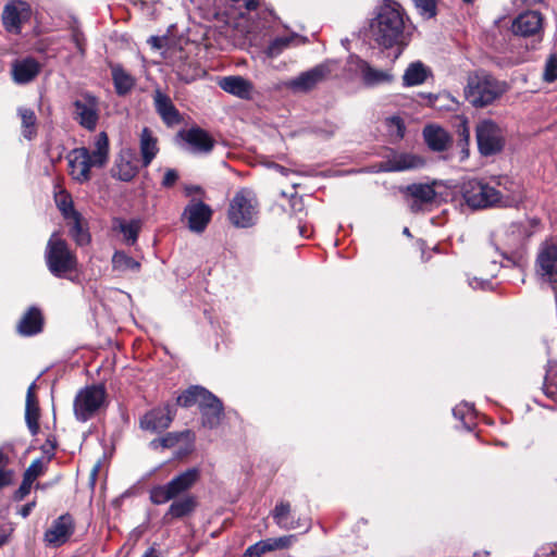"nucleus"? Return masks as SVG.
Masks as SVG:
<instances>
[{
    "mask_svg": "<svg viewBox=\"0 0 557 557\" xmlns=\"http://www.w3.org/2000/svg\"><path fill=\"white\" fill-rule=\"evenodd\" d=\"M154 107L165 124L174 125L180 122V113L172 100L161 91H157L154 95Z\"/></svg>",
    "mask_w": 557,
    "mask_h": 557,
    "instance_id": "27",
    "label": "nucleus"
},
{
    "mask_svg": "<svg viewBox=\"0 0 557 557\" xmlns=\"http://www.w3.org/2000/svg\"><path fill=\"white\" fill-rule=\"evenodd\" d=\"M200 412L202 425L209 429H214L222 420L223 405L220 399L211 393L206 401L201 404Z\"/></svg>",
    "mask_w": 557,
    "mask_h": 557,
    "instance_id": "22",
    "label": "nucleus"
},
{
    "mask_svg": "<svg viewBox=\"0 0 557 557\" xmlns=\"http://www.w3.org/2000/svg\"><path fill=\"white\" fill-rule=\"evenodd\" d=\"M149 445H150V447H151L152 449H158V448H160V447L162 448V440H161V438H154V440H152V441L150 442V444H149Z\"/></svg>",
    "mask_w": 557,
    "mask_h": 557,
    "instance_id": "58",
    "label": "nucleus"
},
{
    "mask_svg": "<svg viewBox=\"0 0 557 557\" xmlns=\"http://www.w3.org/2000/svg\"><path fill=\"white\" fill-rule=\"evenodd\" d=\"M274 522L284 530H295L300 527L299 520L292 517V506L288 502H280L272 510Z\"/></svg>",
    "mask_w": 557,
    "mask_h": 557,
    "instance_id": "30",
    "label": "nucleus"
},
{
    "mask_svg": "<svg viewBox=\"0 0 557 557\" xmlns=\"http://www.w3.org/2000/svg\"><path fill=\"white\" fill-rule=\"evenodd\" d=\"M143 557H158L154 549H148Z\"/></svg>",
    "mask_w": 557,
    "mask_h": 557,
    "instance_id": "60",
    "label": "nucleus"
},
{
    "mask_svg": "<svg viewBox=\"0 0 557 557\" xmlns=\"http://www.w3.org/2000/svg\"><path fill=\"white\" fill-rule=\"evenodd\" d=\"M39 417L40 410L38 400L25 404V421L32 435L39 432Z\"/></svg>",
    "mask_w": 557,
    "mask_h": 557,
    "instance_id": "38",
    "label": "nucleus"
},
{
    "mask_svg": "<svg viewBox=\"0 0 557 557\" xmlns=\"http://www.w3.org/2000/svg\"><path fill=\"white\" fill-rule=\"evenodd\" d=\"M522 3H528V4H531V3H536V2H540L541 0H520Z\"/></svg>",
    "mask_w": 557,
    "mask_h": 557,
    "instance_id": "63",
    "label": "nucleus"
},
{
    "mask_svg": "<svg viewBox=\"0 0 557 557\" xmlns=\"http://www.w3.org/2000/svg\"><path fill=\"white\" fill-rule=\"evenodd\" d=\"M259 202L250 188H240L230 201L227 218L236 227H250L257 223Z\"/></svg>",
    "mask_w": 557,
    "mask_h": 557,
    "instance_id": "5",
    "label": "nucleus"
},
{
    "mask_svg": "<svg viewBox=\"0 0 557 557\" xmlns=\"http://www.w3.org/2000/svg\"><path fill=\"white\" fill-rule=\"evenodd\" d=\"M263 554L265 553L263 550L261 542H258L246 549L244 557H261Z\"/></svg>",
    "mask_w": 557,
    "mask_h": 557,
    "instance_id": "51",
    "label": "nucleus"
},
{
    "mask_svg": "<svg viewBox=\"0 0 557 557\" xmlns=\"http://www.w3.org/2000/svg\"><path fill=\"white\" fill-rule=\"evenodd\" d=\"M506 90V85L491 75L478 73L470 76L465 89L467 100L476 108L491 104Z\"/></svg>",
    "mask_w": 557,
    "mask_h": 557,
    "instance_id": "6",
    "label": "nucleus"
},
{
    "mask_svg": "<svg viewBox=\"0 0 557 557\" xmlns=\"http://www.w3.org/2000/svg\"><path fill=\"white\" fill-rule=\"evenodd\" d=\"M143 165L148 166L159 152L158 139L152 131L144 127L139 138Z\"/></svg>",
    "mask_w": 557,
    "mask_h": 557,
    "instance_id": "29",
    "label": "nucleus"
},
{
    "mask_svg": "<svg viewBox=\"0 0 557 557\" xmlns=\"http://www.w3.org/2000/svg\"><path fill=\"white\" fill-rule=\"evenodd\" d=\"M17 114L21 117L22 135L27 140H32L37 135V117L35 112L29 108L21 107L17 109Z\"/></svg>",
    "mask_w": 557,
    "mask_h": 557,
    "instance_id": "34",
    "label": "nucleus"
},
{
    "mask_svg": "<svg viewBox=\"0 0 557 557\" xmlns=\"http://www.w3.org/2000/svg\"><path fill=\"white\" fill-rule=\"evenodd\" d=\"M112 268L119 273L134 272L140 270V262L128 256L122 250H117L112 256Z\"/></svg>",
    "mask_w": 557,
    "mask_h": 557,
    "instance_id": "35",
    "label": "nucleus"
},
{
    "mask_svg": "<svg viewBox=\"0 0 557 557\" xmlns=\"http://www.w3.org/2000/svg\"><path fill=\"white\" fill-rule=\"evenodd\" d=\"M511 30L517 36L525 38L533 37L537 41H541L543 34V16L537 11L523 12L513 20Z\"/></svg>",
    "mask_w": 557,
    "mask_h": 557,
    "instance_id": "12",
    "label": "nucleus"
},
{
    "mask_svg": "<svg viewBox=\"0 0 557 557\" xmlns=\"http://www.w3.org/2000/svg\"><path fill=\"white\" fill-rule=\"evenodd\" d=\"M473 406L468 404V403H463V404H460L458 406H456L454 409H453V414L455 418L457 419H460L463 421V424L465 426L470 430V425L466 422L467 419H472L473 417Z\"/></svg>",
    "mask_w": 557,
    "mask_h": 557,
    "instance_id": "42",
    "label": "nucleus"
},
{
    "mask_svg": "<svg viewBox=\"0 0 557 557\" xmlns=\"http://www.w3.org/2000/svg\"><path fill=\"white\" fill-rule=\"evenodd\" d=\"M41 473V462L40 460H35L30 463V466L26 469L24 473V478L28 479L32 482H35V480L40 475Z\"/></svg>",
    "mask_w": 557,
    "mask_h": 557,
    "instance_id": "47",
    "label": "nucleus"
},
{
    "mask_svg": "<svg viewBox=\"0 0 557 557\" xmlns=\"http://www.w3.org/2000/svg\"><path fill=\"white\" fill-rule=\"evenodd\" d=\"M491 282L487 280H480L478 277L469 278V285L472 288H482L486 289L490 286Z\"/></svg>",
    "mask_w": 557,
    "mask_h": 557,
    "instance_id": "53",
    "label": "nucleus"
},
{
    "mask_svg": "<svg viewBox=\"0 0 557 557\" xmlns=\"http://www.w3.org/2000/svg\"><path fill=\"white\" fill-rule=\"evenodd\" d=\"M79 219V214L76 215V218H72L73 225L71 228V235L78 245H85L89 242V234L84 231L83 226L81 225Z\"/></svg>",
    "mask_w": 557,
    "mask_h": 557,
    "instance_id": "41",
    "label": "nucleus"
},
{
    "mask_svg": "<svg viewBox=\"0 0 557 557\" xmlns=\"http://www.w3.org/2000/svg\"><path fill=\"white\" fill-rule=\"evenodd\" d=\"M55 202L58 208L66 219L76 218V215L79 214L77 211H75L72 198L67 193L61 191L58 195H55Z\"/></svg>",
    "mask_w": 557,
    "mask_h": 557,
    "instance_id": "40",
    "label": "nucleus"
},
{
    "mask_svg": "<svg viewBox=\"0 0 557 557\" xmlns=\"http://www.w3.org/2000/svg\"><path fill=\"white\" fill-rule=\"evenodd\" d=\"M35 389H36V384L34 382L27 388L26 403H32V401H36L37 400V397H36V394H35Z\"/></svg>",
    "mask_w": 557,
    "mask_h": 557,
    "instance_id": "56",
    "label": "nucleus"
},
{
    "mask_svg": "<svg viewBox=\"0 0 557 557\" xmlns=\"http://www.w3.org/2000/svg\"><path fill=\"white\" fill-rule=\"evenodd\" d=\"M200 479V470L198 468H189L184 472L175 475L166 484L153 486L150 491V499L156 505H162L170 500V505L165 518L180 519L190 515L196 506V497L185 495L178 499L182 494L189 491Z\"/></svg>",
    "mask_w": 557,
    "mask_h": 557,
    "instance_id": "1",
    "label": "nucleus"
},
{
    "mask_svg": "<svg viewBox=\"0 0 557 557\" xmlns=\"http://www.w3.org/2000/svg\"><path fill=\"white\" fill-rule=\"evenodd\" d=\"M40 72V64L34 58L17 60L12 65L13 81L26 84L33 81Z\"/></svg>",
    "mask_w": 557,
    "mask_h": 557,
    "instance_id": "23",
    "label": "nucleus"
},
{
    "mask_svg": "<svg viewBox=\"0 0 557 557\" xmlns=\"http://www.w3.org/2000/svg\"><path fill=\"white\" fill-rule=\"evenodd\" d=\"M234 4H238L243 2L245 9L247 11H252L258 8V1L257 0H231Z\"/></svg>",
    "mask_w": 557,
    "mask_h": 557,
    "instance_id": "55",
    "label": "nucleus"
},
{
    "mask_svg": "<svg viewBox=\"0 0 557 557\" xmlns=\"http://www.w3.org/2000/svg\"><path fill=\"white\" fill-rule=\"evenodd\" d=\"M35 507V502H30L26 505H24L21 509H20V515L23 517V518H26L29 516L30 511L33 510V508Z\"/></svg>",
    "mask_w": 557,
    "mask_h": 557,
    "instance_id": "57",
    "label": "nucleus"
},
{
    "mask_svg": "<svg viewBox=\"0 0 557 557\" xmlns=\"http://www.w3.org/2000/svg\"><path fill=\"white\" fill-rule=\"evenodd\" d=\"M495 186L480 180H469L461 187L466 203L473 209L511 207L521 200L519 186L507 178L498 180Z\"/></svg>",
    "mask_w": 557,
    "mask_h": 557,
    "instance_id": "2",
    "label": "nucleus"
},
{
    "mask_svg": "<svg viewBox=\"0 0 557 557\" xmlns=\"http://www.w3.org/2000/svg\"><path fill=\"white\" fill-rule=\"evenodd\" d=\"M295 41L305 42V39L297 34L288 36H280L270 41L265 53L269 58L278 57L285 49L290 47Z\"/></svg>",
    "mask_w": 557,
    "mask_h": 557,
    "instance_id": "36",
    "label": "nucleus"
},
{
    "mask_svg": "<svg viewBox=\"0 0 557 557\" xmlns=\"http://www.w3.org/2000/svg\"><path fill=\"white\" fill-rule=\"evenodd\" d=\"M175 410L173 406L166 404L148 411L140 419V428L151 433H159L168 429L173 421Z\"/></svg>",
    "mask_w": 557,
    "mask_h": 557,
    "instance_id": "13",
    "label": "nucleus"
},
{
    "mask_svg": "<svg viewBox=\"0 0 557 557\" xmlns=\"http://www.w3.org/2000/svg\"><path fill=\"white\" fill-rule=\"evenodd\" d=\"M421 15L430 18L436 13L435 0H411Z\"/></svg>",
    "mask_w": 557,
    "mask_h": 557,
    "instance_id": "43",
    "label": "nucleus"
},
{
    "mask_svg": "<svg viewBox=\"0 0 557 557\" xmlns=\"http://www.w3.org/2000/svg\"><path fill=\"white\" fill-rule=\"evenodd\" d=\"M149 41L152 44L153 47L160 48L159 41L160 39L158 37H151Z\"/></svg>",
    "mask_w": 557,
    "mask_h": 557,
    "instance_id": "61",
    "label": "nucleus"
},
{
    "mask_svg": "<svg viewBox=\"0 0 557 557\" xmlns=\"http://www.w3.org/2000/svg\"><path fill=\"white\" fill-rule=\"evenodd\" d=\"M44 319L38 308H29L17 324V332L23 336H33L41 332Z\"/></svg>",
    "mask_w": 557,
    "mask_h": 557,
    "instance_id": "24",
    "label": "nucleus"
},
{
    "mask_svg": "<svg viewBox=\"0 0 557 557\" xmlns=\"http://www.w3.org/2000/svg\"><path fill=\"white\" fill-rule=\"evenodd\" d=\"M428 72L425 66L421 62L411 63L403 76L404 85L416 86L424 83L426 79Z\"/></svg>",
    "mask_w": 557,
    "mask_h": 557,
    "instance_id": "37",
    "label": "nucleus"
},
{
    "mask_svg": "<svg viewBox=\"0 0 557 557\" xmlns=\"http://www.w3.org/2000/svg\"><path fill=\"white\" fill-rule=\"evenodd\" d=\"M423 137L430 149L434 151H444L447 149L450 137L448 133L435 125H429L423 129Z\"/></svg>",
    "mask_w": 557,
    "mask_h": 557,
    "instance_id": "28",
    "label": "nucleus"
},
{
    "mask_svg": "<svg viewBox=\"0 0 557 557\" xmlns=\"http://www.w3.org/2000/svg\"><path fill=\"white\" fill-rule=\"evenodd\" d=\"M423 165V160L410 153H393L389 158L380 164V170L384 172H400L418 169Z\"/></svg>",
    "mask_w": 557,
    "mask_h": 557,
    "instance_id": "20",
    "label": "nucleus"
},
{
    "mask_svg": "<svg viewBox=\"0 0 557 557\" xmlns=\"http://www.w3.org/2000/svg\"><path fill=\"white\" fill-rule=\"evenodd\" d=\"M138 173V165L131 150H123L112 169V176L123 182L132 181Z\"/></svg>",
    "mask_w": 557,
    "mask_h": 557,
    "instance_id": "21",
    "label": "nucleus"
},
{
    "mask_svg": "<svg viewBox=\"0 0 557 557\" xmlns=\"http://www.w3.org/2000/svg\"><path fill=\"white\" fill-rule=\"evenodd\" d=\"M184 215L191 232L202 233L211 220L212 210L202 201L191 202L185 208Z\"/></svg>",
    "mask_w": 557,
    "mask_h": 557,
    "instance_id": "18",
    "label": "nucleus"
},
{
    "mask_svg": "<svg viewBox=\"0 0 557 557\" xmlns=\"http://www.w3.org/2000/svg\"><path fill=\"white\" fill-rule=\"evenodd\" d=\"M7 535L3 533H0V546L3 545L7 542Z\"/></svg>",
    "mask_w": 557,
    "mask_h": 557,
    "instance_id": "62",
    "label": "nucleus"
},
{
    "mask_svg": "<svg viewBox=\"0 0 557 557\" xmlns=\"http://www.w3.org/2000/svg\"><path fill=\"white\" fill-rule=\"evenodd\" d=\"M103 385H90L81 389L74 399V414L77 420L86 422L106 404Z\"/></svg>",
    "mask_w": 557,
    "mask_h": 557,
    "instance_id": "8",
    "label": "nucleus"
},
{
    "mask_svg": "<svg viewBox=\"0 0 557 557\" xmlns=\"http://www.w3.org/2000/svg\"><path fill=\"white\" fill-rule=\"evenodd\" d=\"M476 140L480 152L483 156H491L502 150L505 141L504 132L492 120H484L476 125Z\"/></svg>",
    "mask_w": 557,
    "mask_h": 557,
    "instance_id": "9",
    "label": "nucleus"
},
{
    "mask_svg": "<svg viewBox=\"0 0 557 557\" xmlns=\"http://www.w3.org/2000/svg\"><path fill=\"white\" fill-rule=\"evenodd\" d=\"M408 191L412 197V202L410 203V209L412 212L422 210V206L431 203L436 196L433 186L429 184L410 185L408 186Z\"/></svg>",
    "mask_w": 557,
    "mask_h": 557,
    "instance_id": "26",
    "label": "nucleus"
},
{
    "mask_svg": "<svg viewBox=\"0 0 557 557\" xmlns=\"http://www.w3.org/2000/svg\"><path fill=\"white\" fill-rule=\"evenodd\" d=\"M143 223L139 219L116 220L115 228L123 234V239L126 245H134L137 242L138 234L141 230Z\"/></svg>",
    "mask_w": 557,
    "mask_h": 557,
    "instance_id": "33",
    "label": "nucleus"
},
{
    "mask_svg": "<svg viewBox=\"0 0 557 557\" xmlns=\"http://www.w3.org/2000/svg\"><path fill=\"white\" fill-rule=\"evenodd\" d=\"M112 79L117 95H127L135 86V78L122 66L113 65L111 67Z\"/></svg>",
    "mask_w": 557,
    "mask_h": 557,
    "instance_id": "31",
    "label": "nucleus"
},
{
    "mask_svg": "<svg viewBox=\"0 0 557 557\" xmlns=\"http://www.w3.org/2000/svg\"><path fill=\"white\" fill-rule=\"evenodd\" d=\"M33 483L34 482H32L28 479L23 476L22 484L20 485L18 490L15 492L14 498L16 500H23L29 494Z\"/></svg>",
    "mask_w": 557,
    "mask_h": 557,
    "instance_id": "48",
    "label": "nucleus"
},
{
    "mask_svg": "<svg viewBox=\"0 0 557 557\" xmlns=\"http://www.w3.org/2000/svg\"><path fill=\"white\" fill-rule=\"evenodd\" d=\"M370 36L385 49L405 44L406 18L399 3L386 0L377 8L370 23Z\"/></svg>",
    "mask_w": 557,
    "mask_h": 557,
    "instance_id": "3",
    "label": "nucleus"
},
{
    "mask_svg": "<svg viewBox=\"0 0 557 557\" xmlns=\"http://www.w3.org/2000/svg\"><path fill=\"white\" fill-rule=\"evenodd\" d=\"M389 132L392 135H395L396 138H403L405 134L404 122L398 116H393L387 120Z\"/></svg>",
    "mask_w": 557,
    "mask_h": 557,
    "instance_id": "46",
    "label": "nucleus"
},
{
    "mask_svg": "<svg viewBox=\"0 0 557 557\" xmlns=\"http://www.w3.org/2000/svg\"><path fill=\"white\" fill-rule=\"evenodd\" d=\"M28 17V4L24 1H15L4 7L2 22L8 32L18 34L21 32L22 23Z\"/></svg>",
    "mask_w": 557,
    "mask_h": 557,
    "instance_id": "17",
    "label": "nucleus"
},
{
    "mask_svg": "<svg viewBox=\"0 0 557 557\" xmlns=\"http://www.w3.org/2000/svg\"><path fill=\"white\" fill-rule=\"evenodd\" d=\"M178 180V173L173 169H168L162 180V186L165 188L172 187Z\"/></svg>",
    "mask_w": 557,
    "mask_h": 557,
    "instance_id": "50",
    "label": "nucleus"
},
{
    "mask_svg": "<svg viewBox=\"0 0 557 557\" xmlns=\"http://www.w3.org/2000/svg\"><path fill=\"white\" fill-rule=\"evenodd\" d=\"M403 233L407 236H411L408 227H405Z\"/></svg>",
    "mask_w": 557,
    "mask_h": 557,
    "instance_id": "64",
    "label": "nucleus"
},
{
    "mask_svg": "<svg viewBox=\"0 0 557 557\" xmlns=\"http://www.w3.org/2000/svg\"><path fill=\"white\" fill-rule=\"evenodd\" d=\"M536 274L545 282L557 283V244L545 242L536 257Z\"/></svg>",
    "mask_w": 557,
    "mask_h": 557,
    "instance_id": "11",
    "label": "nucleus"
},
{
    "mask_svg": "<svg viewBox=\"0 0 557 557\" xmlns=\"http://www.w3.org/2000/svg\"><path fill=\"white\" fill-rule=\"evenodd\" d=\"M458 132L460 137L459 145L461 146L462 159H466L469 156L468 145L470 140V129L466 120L461 122Z\"/></svg>",
    "mask_w": 557,
    "mask_h": 557,
    "instance_id": "44",
    "label": "nucleus"
},
{
    "mask_svg": "<svg viewBox=\"0 0 557 557\" xmlns=\"http://www.w3.org/2000/svg\"><path fill=\"white\" fill-rule=\"evenodd\" d=\"M178 136L183 139V141L187 145L188 150L193 153L207 154L213 149L214 146V139L210 136V134L198 126L183 129L178 133Z\"/></svg>",
    "mask_w": 557,
    "mask_h": 557,
    "instance_id": "15",
    "label": "nucleus"
},
{
    "mask_svg": "<svg viewBox=\"0 0 557 557\" xmlns=\"http://www.w3.org/2000/svg\"><path fill=\"white\" fill-rule=\"evenodd\" d=\"M183 435L184 433H168L165 436L161 437L162 448L174 447L180 442Z\"/></svg>",
    "mask_w": 557,
    "mask_h": 557,
    "instance_id": "49",
    "label": "nucleus"
},
{
    "mask_svg": "<svg viewBox=\"0 0 557 557\" xmlns=\"http://www.w3.org/2000/svg\"><path fill=\"white\" fill-rule=\"evenodd\" d=\"M12 481V475L10 471L0 470V490L10 485Z\"/></svg>",
    "mask_w": 557,
    "mask_h": 557,
    "instance_id": "54",
    "label": "nucleus"
},
{
    "mask_svg": "<svg viewBox=\"0 0 557 557\" xmlns=\"http://www.w3.org/2000/svg\"><path fill=\"white\" fill-rule=\"evenodd\" d=\"M219 85L224 91L243 99H249L253 90L252 84L242 76L224 77Z\"/></svg>",
    "mask_w": 557,
    "mask_h": 557,
    "instance_id": "25",
    "label": "nucleus"
},
{
    "mask_svg": "<svg viewBox=\"0 0 557 557\" xmlns=\"http://www.w3.org/2000/svg\"><path fill=\"white\" fill-rule=\"evenodd\" d=\"M544 78L546 82L557 79V58L555 55H550L546 62Z\"/></svg>",
    "mask_w": 557,
    "mask_h": 557,
    "instance_id": "45",
    "label": "nucleus"
},
{
    "mask_svg": "<svg viewBox=\"0 0 557 557\" xmlns=\"http://www.w3.org/2000/svg\"><path fill=\"white\" fill-rule=\"evenodd\" d=\"M332 62H325L301 73L287 83V86L295 91H308L322 82L332 72Z\"/></svg>",
    "mask_w": 557,
    "mask_h": 557,
    "instance_id": "16",
    "label": "nucleus"
},
{
    "mask_svg": "<svg viewBox=\"0 0 557 557\" xmlns=\"http://www.w3.org/2000/svg\"><path fill=\"white\" fill-rule=\"evenodd\" d=\"M74 532V521L70 515H62L52 521L46 530L44 540L47 545L58 547L66 543Z\"/></svg>",
    "mask_w": 557,
    "mask_h": 557,
    "instance_id": "14",
    "label": "nucleus"
},
{
    "mask_svg": "<svg viewBox=\"0 0 557 557\" xmlns=\"http://www.w3.org/2000/svg\"><path fill=\"white\" fill-rule=\"evenodd\" d=\"M296 541V536L290 535H283L275 539H267L261 542V545L263 547L264 553L277 550V549H284L290 547L294 542Z\"/></svg>",
    "mask_w": 557,
    "mask_h": 557,
    "instance_id": "39",
    "label": "nucleus"
},
{
    "mask_svg": "<svg viewBox=\"0 0 557 557\" xmlns=\"http://www.w3.org/2000/svg\"><path fill=\"white\" fill-rule=\"evenodd\" d=\"M72 40L74 41L77 49L83 52L84 51V36L78 29H74L72 34Z\"/></svg>",
    "mask_w": 557,
    "mask_h": 557,
    "instance_id": "52",
    "label": "nucleus"
},
{
    "mask_svg": "<svg viewBox=\"0 0 557 557\" xmlns=\"http://www.w3.org/2000/svg\"><path fill=\"white\" fill-rule=\"evenodd\" d=\"M349 63L359 70L362 81L367 86H376L389 83L393 79V75L388 71L374 69L357 55H350Z\"/></svg>",
    "mask_w": 557,
    "mask_h": 557,
    "instance_id": "19",
    "label": "nucleus"
},
{
    "mask_svg": "<svg viewBox=\"0 0 557 557\" xmlns=\"http://www.w3.org/2000/svg\"><path fill=\"white\" fill-rule=\"evenodd\" d=\"M74 117L81 126L94 131L99 120V101L90 94H83L74 101Z\"/></svg>",
    "mask_w": 557,
    "mask_h": 557,
    "instance_id": "10",
    "label": "nucleus"
},
{
    "mask_svg": "<svg viewBox=\"0 0 557 557\" xmlns=\"http://www.w3.org/2000/svg\"><path fill=\"white\" fill-rule=\"evenodd\" d=\"M45 259L49 271L57 277H64L76 269V256L69 249L65 240L53 234L46 247Z\"/></svg>",
    "mask_w": 557,
    "mask_h": 557,
    "instance_id": "7",
    "label": "nucleus"
},
{
    "mask_svg": "<svg viewBox=\"0 0 557 557\" xmlns=\"http://www.w3.org/2000/svg\"><path fill=\"white\" fill-rule=\"evenodd\" d=\"M210 394L211 393L205 387L198 385L190 386L182 395L177 397L176 403L178 406L186 408L197 404L200 409L201 404L206 401Z\"/></svg>",
    "mask_w": 557,
    "mask_h": 557,
    "instance_id": "32",
    "label": "nucleus"
},
{
    "mask_svg": "<svg viewBox=\"0 0 557 557\" xmlns=\"http://www.w3.org/2000/svg\"><path fill=\"white\" fill-rule=\"evenodd\" d=\"M109 159V139L104 132L97 135L94 150L85 147L75 148L67 154L69 174L77 183L90 180L91 168H103Z\"/></svg>",
    "mask_w": 557,
    "mask_h": 557,
    "instance_id": "4",
    "label": "nucleus"
},
{
    "mask_svg": "<svg viewBox=\"0 0 557 557\" xmlns=\"http://www.w3.org/2000/svg\"><path fill=\"white\" fill-rule=\"evenodd\" d=\"M546 394L548 397H552L553 399H555L557 401V389L555 391L550 386H547Z\"/></svg>",
    "mask_w": 557,
    "mask_h": 557,
    "instance_id": "59",
    "label": "nucleus"
}]
</instances>
